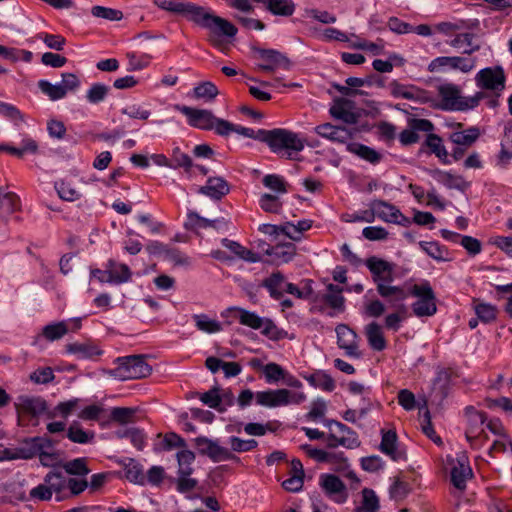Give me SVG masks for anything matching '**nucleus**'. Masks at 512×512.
Instances as JSON below:
<instances>
[{"label":"nucleus","mask_w":512,"mask_h":512,"mask_svg":"<svg viewBox=\"0 0 512 512\" xmlns=\"http://www.w3.org/2000/svg\"><path fill=\"white\" fill-rule=\"evenodd\" d=\"M155 5L165 11L184 16L194 24L205 28L216 37H234L238 30L228 20L215 15L210 9L192 2L179 0H154Z\"/></svg>","instance_id":"nucleus-1"},{"label":"nucleus","mask_w":512,"mask_h":512,"mask_svg":"<svg viewBox=\"0 0 512 512\" xmlns=\"http://www.w3.org/2000/svg\"><path fill=\"white\" fill-rule=\"evenodd\" d=\"M218 134L229 137L236 134L239 137H248L266 143L272 152L279 153L285 150L288 158L292 159V152H300L304 148V140L298 134L289 130H216Z\"/></svg>","instance_id":"nucleus-2"},{"label":"nucleus","mask_w":512,"mask_h":512,"mask_svg":"<svg viewBox=\"0 0 512 512\" xmlns=\"http://www.w3.org/2000/svg\"><path fill=\"white\" fill-rule=\"evenodd\" d=\"M485 96L483 91L464 96L459 85L443 83L437 87V106L444 111L467 112L478 107Z\"/></svg>","instance_id":"nucleus-3"},{"label":"nucleus","mask_w":512,"mask_h":512,"mask_svg":"<svg viewBox=\"0 0 512 512\" xmlns=\"http://www.w3.org/2000/svg\"><path fill=\"white\" fill-rule=\"evenodd\" d=\"M115 362L117 367L110 370L109 374L120 381L145 378L152 372L143 355L118 357Z\"/></svg>","instance_id":"nucleus-4"},{"label":"nucleus","mask_w":512,"mask_h":512,"mask_svg":"<svg viewBox=\"0 0 512 512\" xmlns=\"http://www.w3.org/2000/svg\"><path fill=\"white\" fill-rule=\"evenodd\" d=\"M177 110L186 117L187 124L193 128H245L244 126L220 119L206 109L178 105Z\"/></svg>","instance_id":"nucleus-5"},{"label":"nucleus","mask_w":512,"mask_h":512,"mask_svg":"<svg viewBox=\"0 0 512 512\" xmlns=\"http://www.w3.org/2000/svg\"><path fill=\"white\" fill-rule=\"evenodd\" d=\"M410 294L418 299L412 303L411 308L417 317H431L437 312V298L429 283L425 280L415 284L410 289Z\"/></svg>","instance_id":"nucleus-6"},{"label":"nucleus","mask_w":512,"mask_h":512,"mask_svg":"<svg viewBox=\"0 0 512 512\" xmlns=\"http://www.w3.org/2000/svg\"><path fill=\"white\" fill-rule=\"evenodd\" d=\"M15 409L19 420L25 417L38 419L41 415H46L49 419L55 417V413L48 410V403L41 396L20 395L16 399ZM33 425H38V420Z\"/></svg>","instance_id":"nucleus-7"},{"label":"nucleus","mask_w":512,"mask_h":512,"mask_svg":"<svg viewBox=\"0 0 512 512\" xmlns=\"http://www.w3.org/2000/svg\"><path fill=\"white\" fill-rule=\"evenodd\" d=\"M198 453L208 457L212 462L232 461L240 463V458L232 453L229 448L220 445L218 439H211L206 436H199L194 440Z\"/></svg>","instance_id":"nucleus-8"},{"label":"nucleus","mask_w":512,"mask_h":512,"mask_svg":"<svg viewBox=\"0 0 512 512\" xmlns=\"http://www.w3.org/2000/svg\"><path fill=\"white\" fill-rule=\"evenodd\" d=\"M476 86L483 92L503 93L506 87V75L502 66L486 67L475 76Z\"/></svg>","instance_id":"nucleus-9"},{"label":"nucleus","mask_w":512,"mask_h":512,"mask_svg":"<svg viewBox=\"0 0 512 512\" xmlns=\"http://www.w3.org/2000/svg\"><path fill=\"white\" fill-rule=\"evenodd\" d=\"M234 310L238 312V319L242 325L255 330L261 329V334L271 340H279L281 338V331L277 328L271 319L262 318L255 312L239 307H235Z\"/></svg>","instance_id":"nucleus-10"},{"label":"nucleus","mask_w":512,"mask_h":512,"mask_svg":"<svg viewBox=\"0 0 512 512\" xmlns=\"http://www.w3.org/2000/svg\"><path fill=\"white\" fill-rule=\"evenodd\" d=\"M365 110L357 105L354 98L336 97L330 108V114L346 124H356Z\"/></svg>","instance_id":"nucleus-11"},{"label":"nucleus","mask_w":512,"mask_h":512,"mask_svg":"<svg viewBox=\"0 0 512 512\" xmlns=\"http://www.w3.org/2000/svg\"><path fill=\"white\" fill-rule=\"evenodd\" d=\"M475 66L472 58L461 56H439L434 58L428 65L432 73L459 70L463 73L470 72Z\"/></svg>","instance_id":"nucleus-12"},{"label":"nucleus","mask_w":512,"mask_h":512,"mask_svg":"<svg viewBox=\"0 0 512 512\" xmlns=\"http://www.w3.org/2000/svg\"><path fill=\"white\" fill-rule=\"evenodd\" d=\"M365 265L371 273L372 280L376 284V288L379 283L393 282L394 264L376 256H371L366 259Z\"/></svg>","instance_id":"nucleus-13"},{"label":"nucleus","mask_w":512,"mask_h":512,"mask_svg":"<svg viewBox=\"0 0 512 512\" xmlns=\"http://www.w3.org/2000/svg\"><path fill=\"white\" fill-rule=\"evenodd\" d=\"M337 334V345L345 350L349 357L360 358L361 352L358 350V335L346 324H339L335 328Z\"/></svg>","instance_id":"nucleus-14"},{"label":"nucleus","mask_w":512,"mask_h":512,"mask_svg":"<svg viewBox=\"0 0 512 512\" xmlns=\"http://www.w3.org/2000/svg\"><path fill=\"white\" fill-rule=\"evenodd\" d=\"M319 485L325 494L337 503L347 500L346 486L344 482L334 474H321Z\"/></svg>","instance_id":"nucleus-15"},{"label":"nucleus","mask_w":512,"mask_h":512,"mask_svg":"<svg viewBox=\"0 0 512 512\" xmlns=\"http://www.w3.org/2000/svg\"><path fill=\"white\" fill-rule=\"evenodd\" d=\"M256 51L260 59L264 61V63L258 65L261 70L272 72L278 68L285 70L290 68L289 59L278 50L259 48Z\"/></svg>","instance_id":"nucleus-16"},{"label":"nucleus","mask_w":512,"mask_h":512,"mask_svg":"<svg viewBox=\"0 0 512 512\" xmlns=\"http://www.w3.org/2000/svg\"><path fill=\"white\" fill-rule=\"evenodd\" d=\"M371 208L374 212V218L377 216L385 222L404 225V223L409 221L399 209L383 200L372 201Z\"/></svg>","instance_id":"nucleus-17"},{"label":"nucleus","mask_w":512,"mask_h":512,"mask_svg":"<svg viewBox=\"0 0 512 512\" xmlns=\"http://www.w3.org/2000/svg\"><path fill=\"white\" fill-rule=\"evenodd\" d=\"M480 130H457L450 135V140L457 145L453 149L452 157L454 160H460L464 153L465 149L471 146L480 136Z\"/></svg>","instance_id":"nucleus-18"},{"label":"nucleus","mask_w":512,"mask_h":512,"mask_svg":"<svg viewBox=\"0 0 512 512\" xmlns=\"http://www.w3.org/2000/svg\"><path fill=\"white\" fill-rule=\"evenodd\" d=\"M291 391L287 389L266 390L256 393V403L265 407H278L290 404Z\"/></svg>","instance_id":"nucleus-19"},{"label":"nucleus","mask_w":512,"mask_h":512,"mask_svg":"<svg viewBox=\"0 0 512 512\" xmlns=\"http://www.w3.org/2000/svg\"><path fill=\"white\" fill-rule=\"evenodd\" d=\"M381 442L379 449L393 461L406 460V453L397 447L398 436L395 430H381Z\"/></svg>","instance_id":"nucleus-20"},{"label":"nucleus","mask_w":512,"mask_h":512,"mask_svg":"<svg viewBox=\"0 0 512 512\" xmlns=\"http://www.w3.org/2000/svg\"><path fill=\"white\" fill-rule=\"evenodd\" d=\"M377 293L390 304L391 307H399L408 298V293L401 286H394L391 283H379Z\"/></svg>","instance_id":"nucleus-21"},{"label":"nucleus","mask_w":512,"mask_h":512,"mask_svg":"<svg viewBox=\"0 0 512 512\" xmlns=\"http://www.w3.org/2000/svg\"><path fill=\"white\" fill-rule=\"evenodd\" d=\"M230 191V186L222 177H209L206 185L198 190L200 194L206 195L213 200H221Z\"/></svg>","instance_id":"nucleus-22"},{"label":"nucleus","mask_w":512,"mask_h":512,"mask_svg":"<svg viewBox=\"0 0 512 512\" xmlns=\"http://www.w3.org/2000/svg\"><path fill=\"white\" fill-rule=\"evenodd\" d=\"M325 425L330 430L332 429L333 425L337 428L338 433L341 434V437H339L338 441V443H340L341 446L347 449H355L360 446L361 442L358 438L357 433L347 425L337 420H326Z\"/></svg>","instance_id":"nucleus-23"},{"label":"nucleus","mask_w":512,"mask_h":512,"mask_svg":"<svg viewBox=\"0 0 512 512\" xmlns=\"http://www.w3.org/2000/svg\"><path fill=\"white\" fill-rule=\"evenodd\" d=\"M296 250V246L293 243L287 242L269 246L265 253L272 258L273 263L279 265L290 262L296 255Z\"/></svg>","instance_id":"nucleus-24"},{"label":"nucleus","mask_w":512,"mask_h":512,"mask_svg":"<svg viewBox=\"0 0 512 512\" xmlns=\"http://www.w3.org/2000/svg\"><path fill=\"white\" fill-rule=\"evenodd\" d=\"M65 351L72 354L78 360L93 359L96 356L102 355L103 351L96 345L90 342H74L65 346Z\"/></svg>","instance_id":"nucleus-25"},{"label":"nucleus","mask_w":512,"mask_h":512,"mask_svg":"<svg viewBox=\"0 0 512 512\" xmlns=\"http://www.w3.org/2000/svg\"><path fill=\"white\" fill-rule=\"evenodd\" d=\"M309 385L326 392H332L336 388L334 379L324 370H315L313 373H301Z\"/></svg>","instance_id":"nucleus-26"},{"label":"nucleus","mask_w":512,"mask_h":512,"mask_svg":"<svg viewBox=\"0 0 512 512\" xmlns=\"http://www.w3.org/2000/svg\"><path fill=\"white\" fill-rule=\"evenodd\" d=\"M108 277L107 283L110 284H122L131 280L132 272L128 265L123 263H117L110 259L107 262Z\"/></svg>","instance_id":"nucleus-27"},{"label":"nucleus","mask_w":512,"mask_h":512,"mask_svg":"<svg viewBox=\"0 0 512 512\" xmlns=\"http://www.w3.org/2000/svg\"><path fill=\"white\" fill-rule=\"evenodd\" d=\"M67 480L68 478L59 471H50L44 477V482L49 486L52 494L55 493L58 502L67 498L65 495Z\"/></svg>","instance_id":"nucleus-28"},{"label":"nucleus","mask_w":512,"mask_h":512,"mask_svg":"<svg viewBox=\"0 0 512 512\" xmlns=\"http://www.w3.org/2000/svg\"><path fill=\"white\" fill-rule=\"evenodd\" d=\"M365 335L371 349L380 352L387 348L382 327L377 322H371L365 326Z\"/></svg>","instance_id":"nucleus-29"},{"label":"nucleus","mask_w":512,"mask_h":512,"mask_svg":"<svg viewBox=\"0 0 512 512\" xmlns=\"http://www.w3.org/2000/svg\"><path fill=\"white\" fill-rule=\"evenodd\" d=\"M342 293V287L330 283L327 285V293L322 296V300L335 312L342 313L345 311V298Z\"/></svg>","instance_id":"nucleus-30"},{"label":"nucleus","mask_w":512,"mask_h":512,"mask_svg":"<svg viewBox=\"0 0 512 512\" xmlns=\"http://www.w3.org/2000/svg\"><path fill=\"white\" fill-rule=\"evenodd\" d=\"M34 437L26 438L22 441L21 445L11 451L10 449L5 450L7 459H31L38 456V448L36 442H33Z\"/></svg>","instance_id":"nucleus-31"},{"label":"nucleus","mask_w":512,"mask_h":512,"mask_svg":"<svg viewBox=\"0 0 512 512\" xmlns=\"http://www.w3.org/2000/svg\"><path fill=\"white\" fill-rule=\"evenodd\" d=\"M347 151L357 155L362 160H365L369 162L370 164L376 165L378 164L383 156L380 152L376 151L375 149L356 142L348 143L346 147Z\"/></svg>","instance_id":"nucleus-32"},{"label":"nucleus","mask_w":512,"mask_h":512,"mask_svg":"<svg viewBox=\"0 0 512 512\" xmlns=\"http://www.w3.org/2000/svg\"><path fill=\"white\" fill-rule=\"evenodd\" d=\"M366 80L359 77H348L345 80L346 85L334 84L333 87L342 95L346 97L355 98L357 96L367 95L363 90L357 88L364 87Z\"/></svg>","instance_id":"nucleus-33"},{"label":"nucleus","mask_w":512,"mask_h":512,"mask_svg":"<svg viewBox=\"0 0 512 512\" xmlns=\"http://www.w3.org/2000/svg\"><path fill=\"white\" fill-rule=\"evenodd\" d=\"M264 8L274 16L290 17L295 13L296 4L293 0H267Z\"/></svg>","instance_id":"nucleus-34"},{"label":"nucleus","mask_w":512,"mask_h":512,"mask_svg":"<svg viewBox=\"0 0 512 512\" xmlns=\"http://www.w3.org/2000/svg\"><path fill=\"white\" fill-rule=\"evenodd\" d=\"M390 93L395 98L417 101L420 99L422 90L414 85H406L397 81H392L389 85Z\"/></svg>","instance_id":"nucleus-35"},{"label":"nucleus","mask_w":512,"mask_h":512,"mask_svg":"<svg viewBox=\"0 0 512 512\" xmlns=\"http://www.w3.org/2000/svg\"><path fill=\"white\" fill-rule=\"evenodd\" d=\"M285 284L286 282L284 275L280 271H277L273 272L269 277L265 278L262 281L261 286L268 290L270 296L273 299L279 300L283 296V287Z\"/></svg>","instance_id":"nucleus-36"},{"label":"nucleus","mask_w":512,"mask_h":512,"mask_svg":"<svg viewBox=\"0 0 512 512\" xmlns=\"http://www.w3.org/2000/svg\"><path fill=\"white\" fill-rule=\"evenodd\" d=\"M474 38L475 34L472 32L458 33L448 44L457 49L462 48L465 44L467 48L464 49L463 53L471 55L480 50V45L474 43Z\"/></svg>","instance_id":"nucleus-37"},{"label":"nucleus","mask_w":512,"mask_h":512,"mask_svg":"<svg viewBox=\"0 0 512 512\" xmlns=\"http://www.w3.org/2000/svg\"><path fill=\"white\" fill-rule=\"evenodd\" d=\"M424 145L429 149L430 153L435 154L443 164H450V160L448 159V152L443 145L441 137L430 133L427 135Z\"/></svg>","instance_id":"nucleus-38"},{"label":"nucleus","mask_w":512,"mask_h":512,"mask_svg":"<svg viewBox=\"0 0 512 512\" xmlns=\"http://www.w3.org/2000/svg\"><path fill=\"white\" fill-rule=\"evenodd\" d=\"M472 476V469L465 465L464 462L458 460L457 465L451 469V482L459 490L466 488V480Z\"/></svg>","instance_id":"nucleus-39"},{"label":"nucleus","mask_w":512,"mask_h":512,"mask_svg":"<svg viewBox=\"0 0 512 512\" xmlns=\"http://www.w3.org/2000/svg\"><path fill=\"white\" fill-rule=\"evenodd\" d=\"M67 438L74 443L87 444L94 440L95 433L84 430L78 422L74 421L67 430Z\"/></svg>","instance_id":"nucleus-40"},{"label":"nucleus","mask_w":512,"mask_h":512,"mask_svg":"<svg viewBox=\"0 0 512 512\" xmlns=\"http://www.w3.org/2000/svg\"><path fill=\"white\" fill-rule=\"evenodd\" d=\"M361 505L354 509V512H377L380 508L379 498L375 491L370 488H364L361 491Z\"/></svg>","instance_id":"nucleus-41"},{"label":"nucleus","mask_w":512,"mask_h":512,"mask_svg":"<svg viewBox=\"0 0 512 512\" xmlns=\"http://www.w3.org/2000/svg\"><path fill=\"white\" fill-rule=\"evenodd\" d=\"M0 116L5 117L14 126L32 125L24 119L23 114L20 112V110L10 103L0 101Z\"/></svg>","instance_id":"nucleus-42"},{"label":"nucleus","mask_w":512,"mask_h":512,"mask_svg":"<svg viewBox=\"0 0 512 512\" xmlns=\"http://www.w3.org/2000/svg\"><path fill=\"white\" fill-rule=\"evenodd\" d=\"M500 145L497 164L505 168L512 159V130H504Z\"/></svg>","instance_id":"nucleus-43"},{"label":"nucleus","mask_w":512,"mask_h":512,"mask_svg":"<svg viewBox=\"0 0 512 512\" xmlns=\"http://www.w3.org/2000/svg\"><path fill=\"white\" fill-rule=\"evenodd\" d=\"M61 467L69 475L85 477L90 473V469L87 466V458L79 457L70 461L63 462Z\"/></svg>","instance_id":"nucleus-44"},{"label":"nucleus","mask_w":512,"mask_h":512,"mask_svg":"<svg viewBox=\"0 0 512 512\" xmlns=\"http://www.w3.org/2000/svg\"><path fill=\"white\" fill-rule=\"evenodd\" d=\"M176 457L178 462V475L190 476L194 471L192 464L196 458L195 453L191 450L183 449L177 452Z\"/></svg>","instance_id":"nucleus-45"},{"label":"nucleus","mask_w":512,"mask_h":512,"mask_svg":"<svg viewBox=\"0 0 512 512\" xmlns=\"http://www.w3.org/2000/svg\"><path fill=\"white\" fill-rule=\"evenodd\" d=\"M419 245L423 251H425L431 258L437 261H449L448 249L435 241H421Z\"/></svg>","instance_id":"nucleus-46"},{"label":"nucleus","mask_w":512,"mask_h":512,"mask_svg":"<svg viewBox=\"0 0 512 512\" xmlns=\"http://www.w3.org/2000/svg\"><path fill=\"white\" fill-rule=\"evenodd\" d=\"M125 477L132 483L141 484L145 483V475L142 466L134 459L128 458V462L124 466Z\"/></svg>","instance_id":"nucleus-47"},{"label":"nucleus","mask_w":512,"mask_h":512,"mask_svg":"<svg viewBox=\"0 0 512 512\" xmlns=\"http://www.w3.org/2000/svg\"><path fill=\"white\" fill-rule=\"evenodd\" d=\"M40 91L52 101L63 99L66 94L60 83L52 84L48 80L41 79L37 83Z\"/></svg>","instance_id":"nucleus-48"},{"label":"nucleus","mask_w":512,"mask_h":512,"mask_svg":"<svg viewBox=\"0 0 512 512\" xmlns=\"http://www.w3.org/2000/svg\"><path fill=\"white\" fill-rule=\"evenodd\" d=\"M200 400L203 404L215 409L220 413L225 412V407L221 403L220 388L218 386H214L207 392L202 393L200 395Z\"/></svg>","instance_id":"nucleus-49"},{"label":"nucleus","mask_w":512,"mask_h":512,"mask_svg":"<svg viewBox=\"0 0 512 512\" xmlns=\"http://www.w3.org/2000/svg\"><path fill=\"white\" fill-rule=\"evenodd\" d=\"M219 91L217 86L210 82L205 81L193 88V97L196 99H203L210 101L218 95Z\"/></svg>","instance_id":"nucleus-50"},{"label":"nucleus","mask_w":512,"mask_h":512,"mask_svg":"<svg viewBox=\"0 0 512 512\" xmlns=\"http://www.w3.org/2000/svg\"><path fill=\"white\" fill-rule=\"evenodd\" d=\"M486 420H487L486 413L468 419L469 427L465 431V436L469 442H472L479 435L484 433L482 426L486 422Z\"/></svg>","instance_id":"nucleus-51"},{"label":"nucleus","mask_w":512,"mask_h":512,"mask_svg":"<svg viewBox=\"0 0 512 512\" xmlns=\"http://www.w3.org/2000/svg\"><path fill=\"white\" fill-rule=\"evenodd\" d=\"M193 320L199 330L209 334L219 332L222 329L218 321L210 319L205 314H195L193 315Z\"/></svg>","instance_id":"nucleus-52"},{"label":"nucleus","mask_w":512,"mask_h":512,"mask_svg":"<svg viewBox=\"0 0 512 512\" xmlns=\"http://www.w3.org/2000/svg\"><path fill=\"white\" fill-rule=\"evenodd\" d=\"M109 90L103 83H93L86 93V99L90 104H99L105 100Z\"/></svg>","instance_id":"nucleus-53"},{"label":"nucleus","mask_w":512,"mask_h":512,"mask_svg":"<svg viewBox=\"0 0 512 512\" xmlns=\"http://www.w3.org/2000/svg\"><path fill=\"white\" fill-rule=\"evenodd\" d=\"M397 312L388 314L384 319L385 328L397 332L406 318V306L400 304Z\"/></svg>","instance_id":"nucleus-54"},{"label":"nucleus","mask_w":512,"mask_h":512,"mask_svg":"<svg viewBox=\"0 0 512 512\" xmlns=\"http://www.w3.org/2000/svg\"><path fill=\"white\" fill-rule=\"evenodd\" d=\"M431 176L439 183L443 184L449 189H462L460 177H455L449 172H444L439 169L431 171Z\"/></svg>","instance_id":"nucleus-55"},{"label":"nucleus","mask_w":512,"mask_h":512,"mask_svg":"<svg viewBox=\"0 0 512 512\" xmlns=\"http://www.w3.org/2000/svg\"><path fill=\"white\" fill-rule=\"evenodd\" d=\"M68 332L65 322L52 323L44 326L42 330L43 336L49 341H55L62 338Z\"/></svg>","instance_id":"nucleus-56"},{"label":"nucleus","mask_w":512,"mask_h":512,"mask_svg":"<svg viewBox=\"0 0 512 512\" xmlns=\"http://www.w3.org/2000/svg\"><path fill=\"white\" fill-rule=\"evenodd\" d=\"M209 219L200 216L194 211H190L187 214V219L184 223V228L189 231L197 232L200 229L209 228Z\"/></svg>","instance_id":"nucleus-57"},{"label":"nucleus","mask_w":512,"mask_h":512,"mask_svg":"<svg viewBox=\"0 0 512 512\" xmlns=\"http://www.w3.org/2000/svg\"><path fill=\"white\" fill-rule=\"evenodd\" d=\"M230 451L232 453L248 452L255 449L258 446V442L255 439H241L237 436H231L229 438Z\"/></svg>","instance_id":"nucleus-58"},{"label":"nucleus","mask_w":512,"mask_h":512,"mask_svg":"<svg viewBox=\"0 0 512 512\" xmlns=\"http://www.w3.org/2000/svg\"><path fill=\"white\" fill-rule=\"evenodd\" d=\"M55 189L59 197L65 201H75L80 198V193L69 182L60 181L55 183Z\"/></svg>","instance_id":"nucleus-59"},{"label":"nucleus","mask_w":512,"mask_h":512,"mask_svg":"<svg viewBox=\"0 0 512 512\" xmlns=\"http://www.w3.org/2000/svg\"><path fill=\"white\" fill-rule=\"evenodd\" d=\"M403 58L396 54L392 53L389 56L388 60L375 59L372 62L373 69L380 73H389L393 70L394 63L402 64Z\"/></svg>","instance_id":"nucleus-60"},{"label":"nucleus","mask_w":512,"mask_h":512,"mask_svg":"<svg viewBox=\"0 0 512 512\" xmlns=\"http://www.w3.org/2000/svg\"><path fill=\"white\" fill-rule=\"evenodd\" d=\"M475 313L480 321L491 323L496 320L497 308L489 303H480L475 306Z\"/></svg>","instance_id":"nucleus-61"},{"label":"nucleus","mask_w":512,"mask_h":512,"mask_svg":"<svg viewBox=\"0 0 512 512\" xmlns=\"http://www.w3.org/2000/svg\"><path fill=\"white\" fill-rule=\"evenodd\" d=\"M127 57L129 60L127 68L128 71H140L146 68L152 58L149 54L137 55L134 52L127 53Z\"/></svg>","instance_id":"nucleus-62"},{"label":"nucleus","mask_w":512,"mask_h":512,"mask_svg":"<svg viewBox=\"0 0 512 512\" xmlns=\"http://www.w3.org/2000/svg\"><path fill=\"white\" fill-rule=\"evenodd\" d=\"M91 14L94 17L103 18L110 21H119L123 18L122 11L104 6H93L91 9Z\"/></svg>","instance_id":"nucleus-63"},{"label":"nucleus","mask_w":512,"mask_h":512,"mask_svg":"<svg viewBox=\"0 0 512 512\" xmlns=\"http://www.w3.org/2000/svg\"><path fill=\"white\" fill-rule=\"evenodd\" d=\"M260 207L269 213H279L282 208V203L275 195L265 193L259 200Z\"/></svg>","instance_id":"nucleus-64"}]
</instances>
